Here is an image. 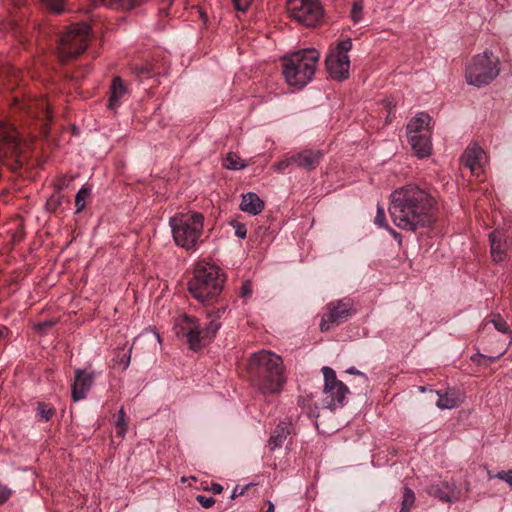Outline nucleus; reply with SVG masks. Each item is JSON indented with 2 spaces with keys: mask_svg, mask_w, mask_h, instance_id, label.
<instances>
[{
  "mask_svg": "<svg viewBox=\"0 0 512 512\" xmlns=\"http://www.w3.org/2000/svg\"><path fill=\"white\" fill-rule=\"evenodd\" d=\"M490 323L493 324L494 328L502 333H507L509 331L508 323L500 316H495Z\"/></svg>",
  "mask_w": 512,
  "mask_h": 512,
  "instance_id": "32",
  "label": "nucleus"
},
{
  "mask_svg": "<svg viewBox=\"0 0 512 512\" xmlns=\"http://www.w3.org/2000/svg\"><path fill=\"white\" fill-rule=\"evenodd\" d=\"M90 26L87 23L73 25L61 36L58 44V57L67 62L84 52L88 45Z\"/></svg>",
  "mask_w": 512,
  "mask_h": 512,
  "instance_id": "8",
  "label": "nucleus"
},
{
  "mask_svg": "<svg viewBox=\"0 0 512 512\" xmlns=\"http://www.w3.org/2000/svg\"><path fill=\"white\" fill-rule=\"evenodd\" d=\"M220 328V323L210 320L201 324L197 318L188 314H180L174 320V332L178 338L185 339L189 348L198 351L210 342Z\"/></svg>",
  "mask_w": 512,
  "mask_h": 512,
  "instance_id": "5",
  "label": "nucleus"
},
{
  "mask_svg": "<svg viewBox=\"0 0 512 512\" xmlns=\"http://www.w3.org/2000/svg\"><path fill=\"white\" fill-rule=\"evenodd\" d=\"M426 491L428 495L442 502L451 503L460 498V492L456 486L445 481L430 485Z\"/></svg>",
  "mask_w": 512,
  "mask_h": 512,
  "instance_id": "15",
  "label": "nucleus"
},
{
  "mask_svg": "<svg viewBox=\"0 0 512 512\" xmlns=\"http://www.w3.org/2000/svg\"><path fill=\"white\" fill-rule=\"evenodd\" d=\"M235 234L241 238V239H244L246 237V229L244 226L242 225H239L235 231Z\"/></svg>",
  "mask_w": 512,
  "mask_h": 512,
  "instance_id": "44",
  "label": "nucleus"
},
{
  "mask_svg": "<svg viewBox=\"0 0 512 512\" xmlns=\"http://www.w3.org/2000/svg\"><path fill=\"white\" fill-rule=\"evenodd\" d=\"M274 504L272 502H268V507H267V510L265 512H274Z\"/></svg>",
  "mask_w": 512,
  "mask_h": 512,
  "instance_id": "47",
  "label": "nucleus"
},
{
  "mask_svg": "<svg viewBox=\"0 0 512 512\" xmlns=\"http://www.w3.org/2000/svg\"><path fill=\"white\" fill-rule=\"evenodd\" d=\"M390 232H391V234L393 235L394 238L400 237V235L396 231L390 229Z\"/></svg>",
  "mask_w": 512,
  "mask_h": 512,
  "instance_id": "49",
  "label": "nucleus"
},
{
  "mask_svg": "<svg viewBox=\"0 0 512 512\" xmlns=\"http://www.w3.org/2000/svg\"><path fill=\"white\" fill-rule=\"evenodd\" d=\"M108 108L114 110L119 105V98L125 93V87L120 77H115L110 88Z\"/></svg>",
  "mask_w": 512,
  "mask_h": 512,
  "instance_id": "24",
  "label": "nucleus"
},
{
  "mask_svg": "<svg viewBox=\"0 0 512 512\" xmlns=\"http://www.w3.org/2000/svg\"><path fill=\"white\" fill-rule=\"evenodd\" d=\"M2 335H3V332L0 330V338L2 337Z\"/></svg>",
  "mask_w": 512,
  "mask_h": 512,
  "instance_id": "54",
  "label": "nucleus"
},
{
  "mask_svg": "<svg viewBox=\"0 0 512 512\" xmlns=\"http://www.w3.org/2000/svg\"><path fill=\"white\" fill-rule=\"evenodd\" d=\"M491 256L494 262H501L505 258L506 253V241L504 239V233L500 230H494L489 235Z\"/></svg>",
  "mask_w": 512,
  "mask_h": 512,
  "instance_id": "19",
  "label": "nucleus"
},
{
  "mask_svg": "<svg viewBox=\"0 0 512 512\" xmlns=\"http://www.w3.org/2000/svg\"><path fill=\"white\" fill-rule=\"evenodd\" d=\"M375 224L380 227H387L384 209L380 206L377 208V215L375 217Z\"/></svg>",
  "mask_w": 512,
  "mask_h": 512,
  "instance_id": "36",
  "label": "nucleus"
},
{
  "mask_svg": "<svg viewBox=\"0 0 512 512\" xmlns=\"http://www.w3.org/2000/svg\"><path fill=\"white\" fill-rule=\"evenodd\" d=\"M90 195V190L87 188H81L75 196V205L77 208V212H81L86 205V199Z\"/></svg>",
  "mask_w": 512,
  "mask_h": 512,
  "instance_id": "29",
  "label": "nucleus"
},
{
  "mask_svg": "<svg viewBox=\"0 0 512 512\" xmlns=\"http://www.w3.org/2000/svg\"><path fill=\"white\" fill-rule=\"evenodd\" d=\"M415 503V494L414 492L408 488L404 487L403 489V496H402V503H401V509L399 512H410L411 508L413 507Z\"/></svg>",
  "mask_w": 512,
  "mask_h": 512,
  "instance_id": "28",
  "label": "nucleus"
},
{
  "mask_svg": "<svg viewBox=\"0 0 512 512\" xmlns=\"http://www.w3.org/2000/svg\"><path fill=\"white\" fill-rule=\"evenodd\" d=\"M46 7L53 13L60 14L63 8V0H42Z\"/></svg>",
  "mask_w": 512,
  "mask_h": 512,
  "instance_id": "33",
  "label": "nucleus"
},
{
  "mask_svg": "<svg viewBox=\"0 0 512 512\" xmlns=\"http://www.w3.org/2000/svg\"><path fill=\"white\" fill-rule=\"evenodd\" d=\"M245 166L243 160L234 153H229L223 160V167L229 170H239Z\"/></svg>",
  "mask_w": 512,
  "mask_h": 512,
  "instance_id": "27",
  "label": "nucleus"
},
{
  "mask_svg": "<svg viewBox=\"0 0 512 512\" xmlns=\"http://www.w3.org/2000/svg\"><path fill=\"white\" fill-rule=\"evenodd\" d=\"M352 302L349 299L331 302L327 305L320 323L321 331H328L333 325H339L352 315Z\"/></svg>",
  "mask_w": 512,
  "mask_h": 512,
  "instance_id": "12",
  "label": "nucleus"
},
{
  "mask_svg": "<svg viewBox=\"0 0 512 512\" xmlns=\"http://www.w3.org/2000/svg\"><path fill=\"white\" fill-rule=\"evenodd\" d=\"M173 239L177 246L194 250L203 233L204 216L196 211H189L170 219Z\"/></svg>",
  "mask_w": 512,
  "mask_h": 512,
  "instance_id": "6",
  "label": "nucleus"
},
{
  "mask_svg": "<svg viewBox=\"0 0 512 512\" xmlns=\"http://www.w3.org/2000/svg\"><path fill=\"white\" fill-rule=\"evenodd\" d=\"M363 5L360 2H355L351 10V18L353 22L358 23L362 19Z\"/></svg>",
  "mask_w": 512,
  "mask_h": 512,
  "instance_id": "34",
  "label": "nucleus"
},
{
  "mask_svg": "<svg viewBox=\"0 0 512 512\" xmlns=\"http://www.w3.org/2000/svg\"><path fill=\"white\" fill-rule=\"evenodd\" d=\"M210 490L214 493V494H220L222 491H223V487L218 484V483H213L211 485V488Z\"/></svg>",
  "mask_w": 512,
  "mask_h": 512,
  "instance_id": "45",
  "label": "nucleus"
},
{
  "mask_svg": "<svg viewBox=\"0 0 512 512\" xmlns=\"http://www.w3.org/2000/svg\"><path fill=\"white\" fill-rule=\"evenodd\" d=\"M420 391L424 392L425 391V387H420Z\"/></svg>",
  "mask_w": 512,
  "mask_h": 512,
  "instance_id": "53",
  "label": "nucleus"
},
{
  "mask_svg": "<svg viewBox=\"0 0 512 512\" xmlns=\"http://www.w3.org/2000/svg\"><path fill=\"white\" fill-rule=\"evenodd\" d=\"M499 72V59L491 51H484L468 63L465 78L469 85L480 88L494 81Z\"/></svg>",
  "mask_w": 512,
  "mask_h": 512,
  "instance_id": "7",
  "label": "nucleus"
},
{
  "mask_svg": "<svg viewBox=\"0 0 512 512\" xmlns=\"http://www.w3.org/2000/svg\"><path fill=\"white\" fill-rule=\"evenodd\" d=\"M353 43L351 38H344L330 45L325 58V66L331 78L343 81L349 77L350 57L349 52Z\"/></svg>",
  "mask_w": 512,
  "mask_h": 512,
  "instance_id": "9",
  "label": "nucleus"
},
{
  "mask_svg": "<svg viewBox=\"0 0 512 512\" xmlns=\"http://www.w3.org/2000/svg\"><path fill=\"white\" fill-rule=\"evenodd\" d=\"M125 431H126V428H125V409H124V407H121V409L119 411L118 420L116 422V427H115V435H116V437H119V438L123 439L124 436H125Z\"/></svg>",
  "mask_w": 512,
  "mask_h": 512,
  "instance_id": "30",
  "label": "nucleus"
},
{
  "mask_svg": "<svg viewBox=\"0 0 512 512\" xmlns=\"http://www.w3.org/2000/svg\"><path fill=\"white\" fill-rule=\"evenodd\" d=\"M438 399L436 406L439 409H453L461 403L460 395L453 389H448L444 393L441 391H435Z\"/></svg>",
  "mask_w": 512,
  "mask_h": 512,
  "instance_id": "23",
  "label": "nucleus"
},
{
  "mask_svg": "<svg viewBox=\"0 0 512 512\" xmlns=\"http://www.w3.org/2000/svg\"><path fill=\"white\" fill-rule=\"evenodd\" d=\"M412 150L419 158L430 156L432 151L431 135H416L408 138Z\"/></svg>",
  "mask_w": 512,
  "mask_h": 512,
  "instance_id": "20",
  "label": "nucleus"
},
{
  "mask_svg": "<svg viewBox=\"0 0 512 512\" xmlns=\"http://www.w3.org/2000/svg\"><path fill=\"white\" fill-rule=\"evenodd\" d=\"M322 373L325 380L324 396L327 405L330 408L343 405L349 389L336 378V373L332 368L325 366L322 368Z\"/></svg>",
  "mask_w": 512,
  "mask_h": 512,
  "instance_id": "11",
  "label": "nucleus"
},
{
  "mask_svg": "<svg viewBox=\"0 0 512 512\" xmlns=\"http://www.w3.org/2000/svg\"><path fill=\"white\" fill-rule=\"evenodd\" d=\"M320 53L316 49H303L283 58L282 74L286 83L295 88H303L314 77Z\"/></svg>",
  "mask_w": 512,
  "mask_h": 512,
  "instance_id": "4",
  "label": "nucleus"
},
{
  "mask_svg": "<svg viewBox=\"0 0 512 512\" xmlns=\"http://www.w3.org/2000/svg\"><path fill=\"white\" fill-rule=\"evenodd\" d=\"M240 209L251 215H258L264 209V202L256 193L249 192L242 195Z\"/></svg>",
  "mask_w": 512,
  "mask_h": 512,
  "instance_id": "21",
  "label": "nucleus"
},
{
  "mask_svg": "<svg viewBox=\"0 0 512 512\" xmlns=\"http://www.w3.org/2000/svg\"><path fill=\"white\" fill-rule=\"evenodd\" d=\"M54 325V322L52 321H43L36 325V329L39 331H44Z\"/></svg>",
  "mask_w": 512,
  "mask_h": 512,
  "instance_id": "43",
  "label": "nucleus"
},
{
  "mask_svg": "<svg viewBox=\"0 0 512 512\" xmlns=\"http://www.w3.org/2000/svg\"><path fill=\"white\" fill-rule=\"evenodd\" d=\"M505 353V350H503L502 352H500L497 356H494V357H489V359L491 361H495L496 359H498L501 355H503Z\"/></svg>",
  "mask_w": 512,
  "mask_h": 512,
  "instance_id": "48",
  "label": "nucleus"
},
{
  "mask_svg": "<svg viewBox=\"0 0 512 512\" xmlns=\"http://www.w3.org/2000/svg\"><path fill=\"white\" fill-rule=\"evenodd\" d=\"M289 427L290 423L283 421L280 422L273 430L268 441V447L271 451L280 448L283 445L288 435L290 434Z\"/></svg>",
  "mask_w": 512,
  "mask_h": 512,
  "instance_id": "22",
  "label": "nucleus"
},
{
  "mask_svg": "<svg viewBox=\"0 0 512 512\" xmlns=\"http://www.w3.org/2000/svg\"><path fill=\"white\" fill-rule=\"evenodd\" d=\"M197 502L203 507V508H210L214 505L215 499L212 497H206L204 495H198L196 497Z\"/></svg>",
  "mask_w": 512,
  "mask_h": 512,
  "instance_id": "37",
  "label": "nucleus"
},
{
  "mask_svg": "<svg viewBox=\"0 0 512 512\" xmlns=\"http://www.w3.org/2000/svg\"><path fill=\"white\" fill-rule=\"evenodd\" d=\"M247 371L253 384L264 394L280 393L284 378L282 358L268 350L253 353L247 365Z\"/></svg>",
  "mask_w": 512,
  "mask_h": 512,
  "instance_id": "2",
  "label": "nucleus"
},
{
  "mask_svg": "<svg viewBox=\"0 0 512 512\" xmlns=\"http://www.w3.org/2000/svg\"><path fill=\"white\" fill-rule=\"evenodd\" d=\"M18 147V132L15 127L0 121V159L13 155Z\"/></svg>",
  "mask_w": 512,
  "mask_h": 512,
  "instance_id": "14",
  "label": "nucleus"
},
{
  "mask_svg": "<svg viewBox=\"0 0 512 512\" xmlns=\"http://www.w3.org/2000/svg\"><path fill=\"white\" fill-rule=\"evenodd\" d=\"M103 3L111 8L119 9L126 8L128 5V0H103Z\"/></svg>",
  "mask_w": 512,
  "mask_h": 512,
  "instance_id": "35",
  "label": "nucleus"
},
{
  "mask_svg": "<svg viewBox=\"0 0 512 512\" xmlns=\"http://www.w3.org/2000/svg\"><path fill=\"white\" fill-rule=\"evenodd\" d=\"M93 384V374L76 370L72 385V399L77 402L84 399Z\"/></svg>",
  "mask_w": 512,
  "mask_h": 512,
  "instance_id": "16",
  "label": "nucleus"
},
{
  "mask_svg": "<svg viewBox=\"0 0 512 512\" xmlns=\"http://www.w3.org/2000/svg\"><path fill=\"white\" fill-rule=\"evenodd\" d=\"M346 372L349 373V374L357 375V376L361 377L364 384H366L368 382L367 376L363 372L357 370L355 367L348 368L346 370Z\"/></svg>",
  "mask_w": 512,
  "mask_h": 512,
  "instance_id": "41",
  "label": "nucleus"
},
{
  "mask_svg": "<svg viewBox=\"0 0 512 512\" xmlns=\"http://www.w3.org/2000/svg\"><path fill=\"white\" fill-rule=\"evenodd\" d=\"M322 156L319 150H304L292 155V160L301 169L313 170L319 165Z\"/></svg>",
  "mask_w": 512,
  "mask_h": 512,
  "instance_id": "18",
  "label": "nucleus"
},
{
  "mask_svg": "<svg viewBox=\"0 0 512 512\" xmlns=\"http://www.w3.org/2000/svg\"><path fill=\"white\" fill-rule=\"evenodd\" d=\"M489 478L490 479L496 478V479L502 480L505 483H507L509 485V487L512 488V470H502V471L497 472L494 475L489 473Z\"/></svg>",
  "mask_w": 512,
  "mask_h": 512,
  "instance_id": "31",
  "label": "nucleus"
},
{
  "mask_svg": "<svg viewBox=\"0 0 512 512\" xmlns=\"http://www.w3.org/2000/svg\"><path fill=\"white\" fill-rule=\"evenodd\" d=\"M232 1L234 3L235 8L238 11H242V12H245L253 2V0H232Z\"/></svg>",
  "mask_w": 512,
  "mask_h": 512,
  "instance_id": "39",
  "label": "nucleus"
},
{
  "mask_svg": "<svg viewBox=\"0 0 512 512\" xmlns=\"http://www.w3.org/2000/svg\"><path fill=\"white\" fill-rule=\"evenodd\" d=\"M252 294V288L250 282H245L241 288L242 297H248Z\"/></svg>",
  "mask_w": 512,
  "mask_h": 512,
  "instance_id": "42",
  "label": "nucleus"
},
{
  "mask_svg": "<svg viewBox=\"0 0 512 512\" xmlns=\"http://www.w3.org/2000/svg\"><path fill=\"white\" fill-rule=\"evenodd\" d=\"M52 203H53V201H52V200H49V201L47 202V206L52 205Z\"/></svg>",
  "mask_w": 512,
  "mask_h": 512,
  "instance_id": "51",
  "label": "nucleus"
},
{
  "mask_svg": "<svg viewBox=\"0 0 512 512\" xmlns=\"http://www.w3.org/2000/svg\"><path fill=\"white\" fill-rule=\"evenodd\" d=\"M12 491L5 485L0 483V506L8 501Z\"/></svg>",
  "mask_w": 512,
  "mask_h": 512,
  "instance_id": "38",
  "label": "nucleus"
},
{
  "mask_svg": "<svg viewBox=\"0 0 512 512\" xmlns=\"http://www.w3.org/2000/svg\"><path fill=\"white\" fill-rule=\"evenodd\" d=\"M462 163L479 181L483 180L486 154L479 145L471 144L467 147L462 156Z\"/></svg>",
  "mask_w": 512,
  "mask_h": 512,
  "instance_id": "13",
  "label": "nucleus"
},
{
  "mask_svg": "<svg viewBox=\"0 0 512 512\" xmlns=\"http://www.w3.org/2000/svg\"><path fill=\"white\" fill-rule=\"evenodd\" d=\"M287 12L291 18L307 27L316 25L323 16L319 0H288Z\"/></svg>",
  "mask_w": 512,
  "mask_h": 512,
  "instance_id": "10",
  "label": "nucleus"
},
{
  "mask_svg": "<svg viewBox=\"0 0 512 512\" xmlns=\"http://www.w3.org/2000/svg\"><path fill=\"white\" fill-rule=\"evenodd\" d=\"M113 367L120 371H125L128 368V353L124 348H119L113 358Z\"/></svg>",
  "mask_w": 512,
  "mask_h": 512,
  "instance_id": "26",
  "label": "nucleus"
},
{
  "mask_svg": "<svg viewBox=\"0 0 512 512\" xmlns=\"http://www.w3.org/2000/svg\"><path fill=\"white\" fill-rule=\"evenodd\" d=\"M55 414V409L43 402L38 403L36 408V418L39 421H49Z\"/></svg>",
  "mask_w": 512,
  "mask_h": 512,
  "instance_id": "25",
  "label": "nucleus"
},
{
  "mask_svg": "<svg viewBox=\"0 0 512 512\" xmlns=\"http://www.w3.org/2000/svg\"><path fill=\"white\" fill-rule=\"evenodd\" d=\"M431 117L424 112L417 113L407 124V137L418 135H431Z\"/></svg>",
  "mask_w": 512,
  "mask_h": 512,
  "instance_id": "17",
  "label": "nucleus"
},
{
  "mask_svg": "<svg viewBox=\"0 0 512 512\" xmlns=\"http://www.w3.org/2000/svg\"><path fill=\"white\" fill-rule=\"evenodd\" d=\"M224 281V273L216 264L201 260L194 265L188 291L198 301L206 302L220 294Z\"/></svg>",
  "mask_w": 512,
  "mask_h": 512,
  "instance_id": "3",
  "label": "nucleus"
},
{
  "mask_svg": "<svg viewBox=\"0 0 512 512\" xmlns=\"http://www.w3.org/2000/svg\"><path fill=\"white\" fill-rule=\"evenodd\" d=\"M293 163H294V161L292 160V156H291L289 158L279 161L278 163H276L274 165V167H275V170L282 172V171H285Z\"/></svg>",
  "mask_w": 512,
  "mask_h": 512,
  "instance_id": "40",
  "label": "nucleus"
},
{
  "mask_svg": "<svg viewBox=\"0 0 512 512\" xmlns=\"http://www.w3.org/2000/svg\"><path fill=\"white\" fill-rule=\"evenodd\" d=\"M49 106L46 105V112L48 113ZM48 120H51L50 116L47 114Z\"/></svg>",
  "mask_w": 512,
  "mask_h": 512,
  "instance_id": "50",
  "label": "nucleus"
},
{
  "mask_svg": "<svg viewBox=\"0 0 512 512\" xmlns=\"http://www.w3.org/2000/svg\"><path fill=\"white\" fill-rule=\"evenodd\" d=\"M435 204L434 197L428 191L409 184L392 193L389 211L398 228L415 231L434 222Z\"/></svg>",
  "mask_w": 512,
  "mask_h": 512,
  "instance_id": "1",
  "label": "nucleus"
},
{
  "mask_svg": "<svg viewBox=\"0 0 512 512\" xmlns=\"http://www.w3.org/2000/svg\"><path fill=\"white\" fill-rule=\"evenodd\" d=\"M144 70H145V69H142V70L138 71L137 73H138V74H143Z\"/></svg>",
  "mask_w": 512,
  "mask_h": 512,
  "instance_id": "52",
  "label": "nucleus"
},
{
  "mask_svg": "<svg viewBox=\"0 0 512 512\" xmlns=\"http://www.w3.org/2000/svg\"><path fill=\"white\" fill-rule=\"evenodd\" d=\"M146 0H130V9L136 7V6H139L141 5L142 3H144Z\"/></svg>",
  "mask_w": 512,
  "mask_h": 512,
  "instance_id": "46",
  "label": "nucleus"
}]
</instances>
